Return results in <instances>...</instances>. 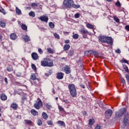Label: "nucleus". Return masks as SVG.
Here are the masks:
<instances>
[{
	"label": "nucleus",
	"instance_id": "f257e3e1",
	"mask_svg": "<svg viewBox=\"0 0 129 129\" xmlns=\"http://www.w3.org/2000/svg\"><path fill=\"white\" fill-rule=\"evenodd\" d=\"M127 109L126 108L123 107L120 109L118 111H116L115 113V117L119 118L124 115L123 119V123L124 125H129V114L127 112Z\"/></svg>",
	"mask_w": 129,
	"mask_h": 129
},
{
	"label": "nucleus",
	"instance_id": "f03ea898",
	"mask_svg": "<svg viewBox=\"0 0 129 129\" xmlns=\"http://www.w3.org/2000/svg\"><path fill=\"white\" fill-rule=\"evenodd\" d=\"M98 39L101 43H106V44L110 45L111 46L113 45V39L111 37L100 35L98 37Z\"/></svg>",
	"mask_w": 129,
	"mask_h": 129
},
{
	"label": "nucleus",
	"instance_id": "7ed1b4c3",
	"mask_svg": "<svg viewBox=\"0 0 129 129\" xmlns=\"http://www.w3.org/2000/svg\"><path fill=\"white\" fill-rule=\"evenodd\" d=\"M68 88L71 96L74 98L76 97L77 96V90L75 88V85L73 84H71L68 85Z\"/></svg>",
	"mask_w": 129,
	"mask_h": 129
},
{
	"label": "nucleus",
	"instance_id": "20e7f679",
	"mask_svg": "<svg viewBox=\"0 0 129 129\" xmlns=\"http://www.w3.org/2000/svg\"><path fill=\"white\" fill-rule=\"evenodd\" d=\"M73 3V0H63V7L64 9H70Z\"/></svg>",
	"mask_w": 129,
	"mask_h": 129
},
{
	"label": "nucleus",
	"instance_id": "39448f33",
	"mask_svg": "<svg viewBox=\"0 0 129 129\" xmlns=\"http://www.w3.org/2000/svg\"><path fill=\"white\" fill-rule=\"evenodd\" d=\"M37 100L38 101L37 103H34L33 106L35 109L39 110L41 107H43V102H42V100L40 99V98H38Z\"/></svg>",
	"mask_w": 129,
	"mask_h": 129
},
{
	"label": "nucleus",
	"instance_id": "423d86ee",
	"mask_svg": "<svg viewBox=\"0 0 129 129\" xmlns=\"http://www.w3.org/2000/svg\"><path fill=\"white\" fill-rule=\"evenodd\" d=\"M30 79L34 81V84H38V83H39V81H40L38 79H37V77H36V75L35 74H31Z\"/></svg>",
	"mask_w": 129,
	"mask_h": 129
},
{
	"label": "nucleus",
	"instance_id": "0eeeda50",
	"mask_svg": "<svg viewBox=\"0 0 129 129\" xmlns=\"http://www.w3.org/2000/svg\"><path fill=\"white\" fill-rule=\"evenodd\" d=\"M63 71L65 72L66 74H70V73H71V68L70 66L66 65L63 67Z\"/></svg>",
	"mask_w": 129,
	"mask_h": 129
},
{
	"label": "nucleus",
	"instance_id": "6e6552de",
	"mask_svg": "<svg viewBox=\"0 0 129 129\" xmlns=\"http://www.w3.org/2000/svg\"><path fill=\"white\" fill-rule=\"evenodd\" d=\"M112 115V110H111V109H109L105 112V116L106 118H109V117H111Z\"/></svg>",
	"mask_w": 129,
	"mask_h": 129
},
{
	"label": "nucleus",
	"instance_id": "1a4fd4ad",
	"mask_svg": "<svg viewBox=\"0 0 129 129\" xmlns=\"http://www.w3.org/2000/svg\"><path fill=\"white\" fill-rule=\"evenodd\" d=\"M39 20H40L41 22H45V23H48V21H49V18L46 16H41L40 17H38Z\"/></svg>",
	"mask_w": 129,
	"mask_h": 129
},
{
	"label": "nucleus",
	"instance_id": "9d476101",
	"mask_svg": "<svg viewBox=\"0 0 129 129\" xmlns=\"http://www.w3.org/2000/svg\"><path fill=\"white\" fill-rule=\"evenodd\" d=\"M54 62L50 58H47L46 67H53Z\"/></svg>",
	"mask_w": 129,
	"mask_h": 129
},
{
	"label": "nucleus",
	"instance_id": "9b49d317",
	"mask_svg": "<svg viewBox=\"0 0 129 129\" xmlns=\"http://www.w3.org/2000/svg\"><path fill=\"white\" fill-rule=\"evenodd\" d=\"M57 79L61 80L64 78V74L62 72L57 73L56 74Z\"/></svg>",
	"mask_w": 129,
	"mask_h": 129
},
{
	"label": "nucleus",
	"instance_id": "f8f14e48",
	"mask_svg": "<svg viewBox=\"0 0 129 129\" xmlns=\"http://www.w3.org/2000/svg\"><path fill=\"white\" fill-rule=\"evenodd\" d=\"M47 61L48 58H43V60L41 61V66H42V67H46Z\"/></svg>",
	"mask_w": 129,
	"mask_h": 129
},
{
	"label": "nucleus",
	"instance_id": "ddd939ff",
	"mask_svg": "<svg viewBox=\"0 0 129 129\" xmlns=\"http://www.w3.org/2000/svg\"><path fill=\"white\" fill-rule=\"evenodd\" d=\"M31 57L33 59V60H34L36 61V60H38L39 59V55H38V54L36 52H33L31 54Z\"/></svg>",
	"mask_w": 129,
	"mask_h": 129
},
{
	"label": "nucleus",
	"instance_id": "4468645a",
	"mask_svg": "<svg viewBox=\"0 0 129 129\" xmlns=\"http://www.w3.org/2000/svg\"><path fill=\"white\" fill-rule=\"evenodd\" d=\"M73 55H74V49L73 48H71L68 51V56L69 57H72Z\"/></svg>",
	"mask_w": 129,
	"mask_h": 129
},
{
	"label": "nucleus",
	"instance_id": "2eb2a0df",
	"mask_svg": "<svg viewBox=\"0 0 129 129\" xmlns=\"http://www.w3.org/2000/svg\"><path fill=\"white\" fill-rule=\"evenodd\" d=\"M31 113L34 116H37V115H39V113L38 112V111H37L34 109H32L31 110Z\"/></svg>",
	"mask_w": 129,
	"mask_h": 129
},
{
	"label": "nucleus",
	"instance_id": "dca6fc26",
	"mask_svg": "<svg viewBox=\"0 0 129 129\" xmlns=\"http://www.w3.org/2000/svg\"><path fill=\"white\" fill-rule=\"evenodd\" d=\"M42 118H43V119H44V120H47V119H48V114H47V113H46V112H43L42 113Z\"/></svg>",
	"mask_w": 129,
	"mask_h": 129
},
{
	"label": "nucleus",
	"instance_id": "f3484780",
	"mask_svg": "<svg viewBox=\"0 0 129 129\" xmlns=\"http://www.w3.org/2000/svg\"><path fill=\"white\" fill-rule=\"evenodd\" d=\"M1 100H3V101H6L7 99H8V96L6 95V94L2 93L1 95Z\"/></svg>",
	"mask_w": 129,
	"mask_h": 129
},
{
	"label": "nucleus",
	"instance_id": "a211bd4d",
	"mask_svg": "<svg viewBox=\"0 0 129 129\" xmlns=\"http://www.w3.org/2000/svg\"><path fill=\"white\" fill-rule=\"evenodd\" d=\"M88 53H89L90 55H98V52L97 51L92 50H89L88 51Z\"/></svg>",
	"mask_w": 129,
	"mask_h": 129
},
{
	"label": "nucleus",
	"instance_id": "6ab92c4d",
	"mask_svg": "<svg viewBox=\"0 0 129 129\" xmlns=\"http://www.w3.org/2000/svg\"><path fill=\"white\" fill-rule=\"evenodd\" d=\"M45 106L48 110H51V108H52V105L50 103H46Z\"/></svg>",
	"mask_w": 129,
	"mask_h": 129
},
{
	"label": "nucleus",
	"instance_id": "aec40b11",
	"mask_svg": "<svg viewBox=\"0 0 129 129\" xmlns=\"http://www.w3.org/2000/svg\"><path fill=\"white\" fill-rule=\"evenodd\" d=\"M95 123V120H94V118H91L89 120V125H93L94 123Z\"/></svg>",
	"mask_w": 129,
	"mask_h": 129
},
{
	"label": "nucleus",
	"instance_id": "412c9836",
	"mask_svg": "<svg viewBox=\"0 0 129 129\" xmlns=\"http://www.w3.org/2000/svg\"><path fill=\"white\" fill-rule=\"evenodd\" d=\"M16 13L18 16H21V15H22V11H21L18 7H16Z\"/></svg>",
	"mask_w": 129,
	"mask_h": 129
},
{
	"label": "nucleus",
	"instance_id": "4be33fe9",
	"mask_svg": "<svg viewBox=\"0 0 129 129\" xmlns=\"http://www.w3.org/2000/svg\"><path fill=\"white\" fill-rule=\"evenodd\" d=\"M69 49H70V45L67 44H64L63 46V50L64 51H68Z\"/></svg>",
	"mask_w": 129,
	"mask_h": 129
},
{
	"label": "nucleus",
	"instance_id": "5701e85b",
	"mask_svg": "<svg viewBox=\"0 0 129 129\" xmlns=\"http://www.w3.org/2000/svg\"><path fill=\"white\" fill-rule=\"evenodd\" d=\"M71 8H73L74 9H79V8H80V5L74 4V3L72 4Z\"/></svg>",
	"mask_w": 129,
	"mask_h": 129
},
{
	"label": "nucleus",
	"instance_id": "b1692460",
	"mask_svg": "<svg viewBox=\"0 0 129 129\" xmlns=\"http://www.w3.org/2000/svg\"><path fill=\"white\" fill-rule=\"evenodd\" d=\"M11 107L16 110L18 108V105L15 103H13L11 105Z\"/></svg>",
	"mask_w": 129,
	"mask_h": 129
},
{
	"label": "nucleus",
	"instance_id": "393cba45",
	"mask_svg": "<svg viewBox=\"0 0 129 129\" xmlns=\"http://www.w3.org/2000/svg\"><path fill=\"white\" fill-rule=\"evenodd\" d=\"M86 27L88 29H91L92 30H93V29H94V26H93V25L90 24L89 23L86 24Z\"/></svg>",
	"mask_w": 129,
	"mask_h": 129
},
{
	"label": "nucleus",
	"instance_id": "a878e982",
	"mask_svg": "<svg viewBox=\"0 0 129 129\" xmlns=\"http://www.w3.org/2000/svg\"><path fill=\"white\" fill-rule=\"evenodd\" d=\"M10 38L12 40H16V39H17V34L15 33H12L10 35Z\"/></svg>",
	"mask_w": 129,
	"mask_h": 129
},
{
	"label": "nucleus",
	"instance_id": "bb28decb",
	"mask_svg": "<svg viewBox=\"0 0 129 129\" xmlns=\"http://www.w3.org/2000/svg\"><path fill=\"white\" fill-rule=\"evenodd\" d=\"M7 71L8 72H12V71H14V70L13 69V66H9L7 68Z\"/></svg>",
	"mask_w": 129,
	"mask_h": 129
},
{
	"label": "nucleus",
	"instance_id": "cd10ccee",
	"mask_svg": "<svg viewBox=\"0 0 129 129\" xmlns=\"http://www.w3.org/2000/svg\"><path fill=\"white\" fill-rule=\"evenodd\" d=\"M0 26L2 28H6V22L3 20L0 21Z\"/></svg>",
	"mask_w": 129,
	"mask_h": 129
},
{
	"label": "nucleus",
	"instance_id": "c85d7f7f",
	"mask_svg": "<svg viewBox=\"0 0 129 129\" xmlns=\"http://www.w3.org/2000/svg\"><path fill=\"white\" fill-rule=\"evenodd\" d=\"M21 28L23 31H27V30H28V26L24 24H22Z\"/></svg>",
	"mask_w": 129,
	"mask_h": 129
},
{
	"label": "nucleus",
	"instance_id": "c756f323",
	"mask_svg": "<svg viewBox=\"0 0 129 129\" xmlns=\"http://www.w3.org/2000/svg\"><path fill=\"white\" fill-rule=\"evenodd\" d=\"M123 68L124 69V70H125V72H126V73H129V70H128V68L127 67V66L125 64L123 65Z\"/></svg>",
	"mask_w": 129,
	"mask_h": 129
},
{
	"label": "nucleus",
	"instance_id": "7c9ffc66",
	"mask_svg": "<svg viewBox=\"0 0 129 129\" xmlns=\"http://www.w3.org/2000/svg\"><path fill=\"white\" fill-rule=\"evenodd\" d=\"M57 123L60 125V126H65V122L63 121L58 120L57 121Z\"/></svg>",
	"mask_w": 129,
	"mask_h": 129
},
{
	"label": "nucleus",
	"instance_id": "2f4dec72",
	"mask_svg": "<svg viewBox=\"0 0 129 129\" xmlns=\"http://www.w3.org/2000/svg\"><path fill=\"white\" fill-rule=\"evenodd\" d=\"M58 108L59 111H60L61 112H66L65 110L60 105L58 106Z\"/></svg>",
	"mask_w": 129,
	"mask_h": 129
},
{
	"label": "nucleus",
	"instance_id": "473e14b6",
	"mask_svg": "<svg viewBox=\"0 0 129 129\" xmlns=\"http://www.w3.org/2000/svg\"><path fill=\"white\" fill-rule=\"evenodd\" d=\"M80 31L82 34H88V31L86 30L85 28L81 29Z\"/></svg>",
	"mask_w": 129,
	"mask_h": 129
},
{
	"label": "nucleus",
	"instance_id": "72a5a7b5",
	"mask_svg": "<svg viewBox=\"0 0 129 129\" xmlns=\"http://www.w3.org/2000/svg\"><path fill=\"white\" fill-rule=\"evenodd\" d=\"M48 25L49 28H51V29H54L55 28V24L53 22H49Z\"/></svg>",
	"mask_w": 129,
	"mask_h": 129
},
{
	"label": "nucleus",
	"instance_id": "f704fd0d",
	"mask_svg": "<svg viewBox=\"0 0 129 129\" xmlns=\"http://www.w3.org/2000/svg\"><path fill=\"white\" fill-rule=\"evenodd\" d=\"M37 123L38 125H39V126H41V125L43 124V122H42V120H41V119H38Z\"/></svg>",
	"mask_w": 129,
	"mask_h": 129
},
{
	"label": "nucleus",
	"instance_id": "c9c22d12",
	"mask_svg": "<svg viewBox=\"0 0 129 129\" xmlns=\"http://www.w3.org/2000/svg\"><path fill=\"white\" fill-rule=\"evenodd\" d=\"M29 15L30 17H32V18H35L36 16V15L35 14V12L33 11H31L30 12H29Z\"/></svg>",
	"mask_w": 129,
	"mask_h": 129
},
{
	"label": "nucleus",
	"instance_id": "e433bc0d",
	"mask_svg": "<svg viewBox=\"0 0 129 129\" xmlns=\"http://www.w3.org/2000/svg\"><path fill=\"white\" fill-rule=\"evenodd\" d=\"M115 6H116V7H118V8H120V7H121V4H120L119 1H117V2L115 3Z\"/></svg>",
	"mask_w": 129,
	"mask_h": 129
},
{
	"label": "nucleus",
	"instance_id": "4c0bfd02",
	"mask_svg": "<svg viewBox=\"0 0 129 129\" xmlns=\"http://www.w3.org/2000/svg\"><path fill=\"white\" fill-rule=\"evenodd\" d=\"M24 41L25 42H30V37L28 35H25L24 37Z\"/></svg>",
	"mask_w": 129,
	"mask_h": 129
},
{
	"label": "nucleus",
	"instance_id": "58836bf2",
	"mask_svg": "<svg viewBox=\"0 0 129 129\" xmlns=\"http://www.w3.org/2000/svg\"><path fill=\"white\" fill-rule=\"evenodd\" d=\"M48 125H53V120H48L47 121Z\"/></svg>",
	"mask_w": 129,
	"mask_h": 129
},
{
	"label": "nucleus",
	"instance_id": "ea45409f",
	"mask_svg": "<svg viewBox=\"0 0 129 129\" xmlns=\"http://www.w3.org/2000/svg\"><path fill=\"white\" fill-rule=\"evenodd\" d=\"M47 52H48L49 54H53L54 53L53 49H52V48H48L47 49Z\"/></svg>",
	"mask_w": 129,
	"mask_h": 129
},
{
	"label": "nucleus",
	"instance_id": "a19ab883",
	"mask_svg": "<svg viewBox=\"0 0 129 129\" xmlns=\"http://www.w3.org/2000/svg\"><path fill=\"white\" fill-rule=\"evenodd\" d=\"M113 19L116 23H119V19L116 16H113Z\"/></svg>",
	"mask_w": 129,
	"mask_h": 129
},
{
	"label": "nucleus",
	"instance_id": "79ce46f5",
	"mask_svg": "<svg viewBox=\"0 0 129 129\" xmlns=\"http://www.w3.org/2000/svg\"><path fill=\"white\" fill-rule=\"evenodd\" d=\"M53 36L55 39H60V36H59V34H57V33H53Z\"/></svg>",
	"mask_w": 129,
	"mask_h": 129
},
{
	"label": "nucleus",
	"instance_id": "37998d69",
	"mask_svg": "<svg viewBox=\"0 0 129 129\" xmlns=\"http://www.w3.org/2000/svg\"><path fill=\"white\" fill-rule=\"evenodd\" d=\"M73 39H77L79 38V35L77 34H75L73 35Z\"/></svg>",
	"mask_w": 129,
	"mask_h": 129
},
{
	"label": "nucleus",
	"instance_id": "c03bdc74",
	"mask_svg": "<svg viewBox=\"0 0 129 129\" xmlns=\"http://www.w3.org/2000/svg\"><path fill=\"white\" fill-rule=\"evenodd\" d=\"M31 67H32V69L34 71H37V67H36V65H35V64H31Z\"/></svg>",
	"mask_w": 129,
	"mask_h": 129
},
{
	"label": "nucleus",
	"instance_id": "a18cd8bd",
	"mask_svg": "<svg viewBox=\"0 0 129 129\" xmlns=\"http://www.w3.org/2000/svg\"><path fill=\"white\" fill-rule=\"evenodd\" d=\"M15 85H18V86H23V84L19 82H15Z\"/></svg>",
	"mask_w": 129,
	"mask_h": 129
},
{
	"label": "nucleus",
	"instance_id": "49530a36",
	"mask_svg": "<svg viewBox=\"0 0 129 129\" xmlns=\"http://www.w3.org/2000/svg\"><path fill=\"white\" fill-rule=\"evenodd\" d=\"M24 121L27 123V124H31V123H32V121L30 120H24Z\"/></svg>",
	"mask_w": 129,
	"mask_h": 129
},
{
	"label": "nucleus",
	"instance_id": "de8ad7c7",
	"mask_svg": "<svg viewBox=\"0 0 129 129\" xmlns=\"http://www.w3.org/2000/svg\"><path fill=\"white\" fill-rule=\"evenodd\" d=\"M21 99H22V103H25V100H26V99H27V98L26 97V96H23L22 97V98H21Z\"/></svg>",
	"mask_w": 129,
	"mask_h": 129
},
{
	"label": "nucleus",
	"instance_id": "09e8293b",
	"mask_svg": "<svg viewBox=\"0 0 129 129\" xmlns=\"http://www.w3.org/2000/svg\"><path fill=\"white\" fill-rule=\"evenodd\" d=\"M121 62H122L123 63H126V64H128V61H127V60L123 58L121 60Z\"/></svg>",
	"mask_w": 129,
	"mask_h": 129
},
{
	"label": "nucleus",
	"instance_id": "8fccbe9b",
	"mask_svg": "<svg viewBox=\"0 0 129 129\" xmlns=\"http://www.w3.org/2000/svg\"><path fill=\"white\" fill-rule=\"evenodd\" d=\"M121 83H122V84H123V85L126 84L125 80H124V79L123 78H121Z\"/></svg>",
	"mask_w": 129,
	"mask_h": 129
},
{
	"label": "nucleus",
	"instance_id": "3c124183",
	"mask_svg": "<svg viewBox=\"0 0 129 129\" xmlns=\"http://www.w3.org/2000/svg\"><path fill=\"white\" fill-rule=\"evenodd\" d=\"M80 17V14L79 13H76L75 14V19H79Z\"/></svg>",
	"mask_w": 129,
	"mask_h": 129
},
{
	"label": "nucleus",
	"instance_id": "603ef678",
	"mask_svg": "<svg viewBox=\"0 0 129 129\" xmlns=\"http://www.w3.org/2000/svg\"><path fill=\"white\" fill-rule=\"evenodd\" d=\"M115 52L117 54H120L121 53V51H120V49H119V48H118L116 50H115Z\"/></svg>",
	"mask_w": 129,
	"mask_h": 129
},
{
	"label": "nucleus",
	"instance_id": "864d4df0",
	"mask_svg": "<svg viewBox=\"0 0 129 129\" xmlns=\"http://www.w3.org/2000/svg\"><path fill=\"white\" fill-rule=\"evenodd\" d=\"M125 77L127 81L128 82V85H129V75L128 74H126L125 76Z\"/></svg>",
	"mask_w": 129,
	"mask_h": 129
},
{
	"label": "nucleus",
	"instance_id": "5fc2aeb1",
	"mask_svg": "<svg viewBox=\"0 0 129 129\" xmlns=\"http://www.w3.org/2000/svg\"><path fill=\"white\" fill-rule=\"evenodd\" d=\"M62 102H65L66 104H69V101H68V100H62Z\"/></svg>",
	"mask_w": 129,
	"mask_h": 129
},
{
	"label": "nucleus",
	"instance_id": "6e6d98bb",
	"mask_svg": "<svg viewBox=\"0 0 129 129\" xmlns=\"http://www.w3.org/2000/svg\"><path fill=\"white\" fill-rule=\"evenodd\" d=\"M83 114L84 116H88V114H87V112H86V111H84L83 112Z\"/></svg>",
	"mask_w": 129,
	"mask_h": 129
},
{
	"label": "nucleus",
	"instance_id": "4d7b16f0",
	"mask_svg": "<svg viewBox=\"0 0 129 129\" xmlns=\"http://www.w3.org/2000/svg\"><path fill=\"white\" fill-rule=\"evenodd\" d=\"M38 52L40 54H43V50L41 48H38Z\"/></svg>",
	"mask_w": 129,
	"mask_h": 129
},
{
	"label": "nucleus",
	"instance_id": "13d9d810",
	"mask_svg": "<svg viewBox=\"0 0 129 129\" xmlns=\"http://www.w3.org/2000/svg\"><path fill=\"white\" fill-rule=\"evenodd\" d=\"M69 43H70V40L69 39L64 41L65 44H69Z\"/></svg>",
	"mask_w": 129,
	"mask_h": 129
},
{
	"label": "nucleus",
	"instance_id": "bf43d9fd",
	"mask_svg": "<svg viewBox=\"0 0 129 129\" xmlns=\"http://www.w3.org/2000/svg\"><path fill=\"white\" fill-rule=\"evenodd\" d=\"M1 13H2V14H3V15H6V11H5V9H2Z\"/></svg>",
	"mask_w": 129,
	"mask_h": 129
},
{
	"label": "nucleus",
	"instance_id": "052dcab7",
	"mask_svg": "<svg viewBox=\"0 0 129 129\" xmlns=\"http://www.w3.org/2000/svg\"><path fill=\"white\" fill-rule=\"evenodd\" d=\"M32 7H38V4H37L36 3H32Z\"/></svg>",
	"mask_w": 129,
	"mask_h": 129
},
{
	"label": "nucleus",
	"instance_id": "680f3d73",
	"mask_svg": "<svg viewBox=\"0 0 129 129\" xmlns=\"http://www.w3.org/2000/svg\"><path fill=\"white\" fill-rule=\"evenodd\" d=\"M80 86V87H82V88H83V89H85V85H84V84H81Z\"/></svg>",
	"mask_w": 129,
	"mask_h": 129
},
{
	"label": "nucleus",
	"instance_id": "e2e57ef3",
	"mask_svg": "<svg viewBox=\"0 0 129 129\" xmlns=\"http://www.w3.org/2000/svg\"><path fill=\"white\" fill-rule=\"evenodd\" d=\"M125 30H127V31H129V25H126L125 26Z\"/></svg>",
	"mask_w": 129,
	"mask_h": 129
},
{
	"label": "nucleus",
	"instance_id": "0e129e2a",
	"mask_svg": "<svg viewBox=\"0 0 129 129\" xmlns=\"http://www.w3.org/2000/svg\"><path fill=\"white\" fill-rule=\"evenodd\" d=\"M100 125H97L96 126V127H95V129H100Z\"/></svg>",
	"mask_w": 129,
	"mask_h": 129
},
{
	"label": "nucleus",
	"instance_id": "69168bd1",
	"mask_svg": "<svg viewBox=\"0 0 129 129\" xmlns=\"http://www.w3.org/2000/svg\"><path fill=\"white\" fill-rule=\"evenodd\" d=\"M4 80H5V82H6V83H8V78H4Z\"/></svg>",
	"mask_w": 129,
	"mask_h": 129
},
{
	"label": "nucleus",
	"instance_id": "338daca9",
	"mask_svg": "<svg viewBox=\"0 0 129 129\" xmlns=\"http://www.w3.org/2000/svg\"><path fill=\"white\" fill-rule=\"evenodd\" d=\"M63 33H64L65 34H67L68 35L69 34V32H63Z\"/></svg>",
	"mask_w": 129,
	"mask_h": 129
},
{
	"label": "nucleus",
	"instance_id": "774afa93",
	"mask_svg": "<svg viewBox=\"0 0 129 129\" xmlns=\"http://www.w3.org/2000/svg\"><path fill=\"white\" fill-rule=\"evenodd\" d=\"M15 21H16V19H15V18H13L12 19V22H15Z\"/></svg>",
	"mask_w": 129,
	"mask_h": 129
}]
</instances>
